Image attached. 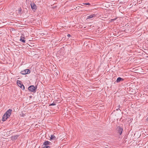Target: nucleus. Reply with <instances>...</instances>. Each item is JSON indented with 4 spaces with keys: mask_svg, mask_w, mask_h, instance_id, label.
Masks as SVG:
<instances>
[{
    "mask_svg": "<svg viewBox=\"0 0 148 148\" xmlns=\"http://www.w3.org/2000/svg\"><path fill=\"white\" fill-rule=\"evenodd\" d=\"M37 88V86H35L34 85H31L29 86L28 89L29 90L32 92L35 93L36 92V90Z\"/></svg>",
    "mask_w": 148,
    "mask_h": 148,
    "instance_id": "1",
    "label": "nucleus"
},
{
    "mask_svg": "<svg viewBox=\"0 0 148 148\" xmlns=\"http://www.w3.org/2000/svg\"><path fill=\"white\" fill-rule=\"evenodd\" d=\"M30 71L29 69H26L22 71L21 72V73L22 75H25L30 73Z\"/></svg>",
    "mask_w": 148,
    "mask_h": 148,
    "instance_id": "2",
    "label": "nucleus"
},
{
    "mask_svg": "<svg viewBox=\"0 0 148 148\" xmlns=\"http://www.w3.org/2000/svg\"><path fill=\"white\" fill-rule=\"evenodd\" d=\"M17 84L22 90H25V86L21 84V81L18 80L17 81Z\"/></svg>",
    "mask_w": 148,
    "mask_h": 148,
    "instance_id": "3",
    "label": "nucleus"
},
{
    "mask_svg": "<svg viewBox=\"0 0 148 148\" xmlns=\"http://www.w3.org/2000/svg\"><path fill=\"white\" fill-rule=\"evenodd\" d=\"M123 130V128L120 126H118L117 127V131L118 133H119L120 135H121L122 134V131Z\"/></svg>",
    "mask_w": 148,
    "mask_h": 148,
    "instance_id": "4",
    "label": "nucleus"
},
{
    "mask_svg": "<svg viewBox=\"0 0 148 148\" xmlns=\"http://www.w3.org/2000/svg\"><path fill=\"white\" fill-rule=\"evenodd\" d=\"M9 115H7L5 113L2 116V121H5L8 119V118L10 117L9 116Z\"/></svg>",
    "mask_w": 148,
    "mask_h": 148,
    "instance_id": "5",
    "label": "nucleus"
},
{
    "mask_svg": "<svg viewBox=\"0 0 148 148\" xmlns=\"http://www.w3.org/2000/svg\"><path fill=\"white\" fill-rule=\"evenodd\" d=\"M19 135L13 136L11 137V140L12 141H14L18 139V138L19 136Z\"/></svg>",
    "mask_w": 148,
    "mask_h": 148,
    "instance_id": "6",
    "label": "nucleus"
},
{
    "mask_svg": "<svg viewBox=\"0 0 148 148\" xmlns=\"http://www.w3.org/2000/svg\"><path fill=\"white\" fill-rule=\"evenodd\" d=\"M52 145V143L49 141H45L43 143L42 146L45 145Z\"/></svg>",
    "mask_w": 148,
    "mask_h": 148,
    "instance_id": "7",
    "label": "nucleus"
},
{
    "mask_svg": "<svg viewBox=\"0 0 148 148\" xmlns=\"http://www.w3.org/2000/svg\"><path fill=\"white\" fill-rule=\"evenodd\" d=\"M30 5L31 6V8L33 10H36L37 9L36 5L34 3L31 4Z\"/></svg>",
    "mask_w": 148,
    "mask_h": 148,
    "instance_id": "8",
    "label": "nucleus"
},
{
    "mask_svg": "<svg viewBox=\"0 0 148 148\" xmlns=\"http://www.w3.org/2000/svg\"><path fill=\"white\" fill-rule=\"evenodd\" d=\"M96 15L95 14H91L87 16L86 20L88 19L91 18H92L96 17Z\"/></svg>",
    "mask_w": 148,
    "mask_h": 148,
    "instance_id": "9",
    "label": "nucleus"
},
{
    "mask_svg": "<svg viewBox=\"0 0 148 148\" xmlns=\"http://www.w3.org/2000/svg\"><path fill=\"white\" fill-rule=\"evenodd\" d=\"M12 110L11 109H9L8 110L7 112L5 113V114H6L8 115L9 116H10V115L11 114L12 112Z\"/></svg>",
    "mask_w": 148,
    "mask_h": 148,
    "instance_id": "10",
    "label": "nucleus"
},
{
    "mask_svg": "<svg viewBox=\"0 0 148 148\" xmlns=\"http://www.w3.org/2000/svg\"><path fill=\"white\" fill-rule=\"evenodd\" d=\"M25 37L22 36L20 37V40L22 42L25 43Z\"/></svg>",
    "mask_w": 148,
    "mask_h": 148,
    "instance_id": "11",
    "label": "nucleus"
},
{
    "mask_svg": "<svg viewBox=\"0 0 148 148\" xmlns=\"http://www.w3.org/2000/svg\"><path fill=\"white\" fill-rule=\"evenodd\" d=\"M123 80H124V79L123 78H121V77H118L117 78L116 82L117 83H119V82H120L123 81Z\"/></svg>",
    "mask_w": 148,
    "mask_h": 148,
    "instance_id": "12",
    "label": "nucleus"
},
{
    "mask_svg": "<svg viewBox=\"0 0 148 148\" xmlns=\"http://www.w3.org/2000/svg\"><path fill=\"white\" fill-rule=\"evenodd\" d=\"M50 140H55L56 139V136L53 135H51V137H50Z\"/></svg>",
    "mask_w": 148,
    "mask_h": 148,
    "instance_id": "13",
    "label": "nucleus"
},
{
    "mask_svg": "<svg viewBox=\"0 0 148 148\" xmlns=\"http://www.w3.org/2000/svg\"><path fill=\"white\" fill-rule=\"evenodd\" d=\"M50 145L42 146V148H50Z\"/></svg>",
    "mask_w": 148,
    "mask_h": 148,
    "instance_id": "14",
    "label": "nucleus"
},
{
    "mask_svg": "<svg viewBox=\"0 0 148 148\" xmlns=\"http://www.w3.org/2000/svg\"><path fill=\"white\" fill-rule=\"evenodd\" d=\"M56 104V103H54V102H53V103H51V104H50L49 105V106H54V105H55Z\"/></svg>",
    "mask_w": 148,
    "mask_h": 148,
    "instance_id": "15",
    "label": "nucleus"
},
{
    "mask_svg": "<svg viewBox=\"0 0 148 148\" xmlns=\"http://www.w3.org/2000/svg\"><path fill=\"white\" fill-rule=\"evenodd\" d=\"M83 4H84V5H91L89 3H83Z\"/></svg>",
    "mask_w": 148,
    "mask_h": 148,
    "instance_id": "16",
    "label": "nucleus"
},
{
    "mask_svg": "<svg viewBox=\"0 0 148 148\" xmlns=\"http://www.w3.org/2000/svg\"><path fill=\"white\" fill-rule=\"evenodd\" d=\"M67 36L68 37H70L71 36V35L70 34H68L67 35Z\"/></svg>",
    "mask_w": 148,
    "mask_h": 148,
    "instance_id": "17",
    "label": "nucleus"
},
{
    "mask_svg": "<svg viewBox=\"0 0 148 148\" xmlns=\"http://www.w3.org/2000/svg\"><path fill=\"white\" fill-rule=\"evenodd\" d=\"M119 106V108H118V109H116V110H118L119 109V108H120V106Z\"/></svg>",
    "mask_w": 148,
    "mask_h": 148,
    "instance_id": "18",
    "label": "nucleus"
},
{
    "mask_svg": "<svg viewBox=\"0 0 148 148\" xmlns=\"http://www.w3.org/2000/svg\"><path fill=\"white\" fill-rule=\"evenodd\" d=\"M147 121H148V117L146 119Z\"/></svg>",
    "mask_w": 148,
    "mask_h": 148,
    "instance_id": "19",
    "label": "nucleus"
},
{
    "mask_svg": "<svg viewBox=\"0 0 148 148\" xmlns=\"http://www.w3.org/2000/svg\"><path fill=\"white\" fill-rule=\"evenodd\" d=\"M21 10H19V11L21 12Z\"/></svg>",
    "mask_w": 148,
    "mask_h": 148,
    "instance_id": "20",
    "label": "nucleus"
}]
</instances>
